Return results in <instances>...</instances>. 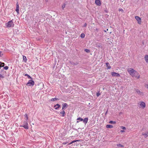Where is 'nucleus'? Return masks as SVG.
Returning <instances> with one entry per match:
<instances>
[{
  "mask_svg": "<svg viewBox=\"0 0 148 148\" xmlns=\"http://www.w3.org/2000/svg\"><path fill=\"white\" fill-rule=\"evenodd\" d=\"M106 66L107 67V69H110L111 68V66L109 65V64L108 62H106Z\"/></svg>",
  "mask_w": 148,
  "mask_h": 148,
  "instance_id": "f3484780",
  "label": "nucleus"
},
{
  "mask_svg": "<svg viewBox=\"0 0 148 148\" xmlns=\"http://www.w3.org/2000/svg\"><path fill=\"white\" fill-rule=\"evenodd\" d=\"M86 25L87 24L86 23H85L84 24V27H86Z\"/></svg>",
  "mask_w": 148,
  "mask_h": 148,
  "instance_id": "58836bf2",
  "label": "nucleus"
},
{
  "mask_svg": "<svg viewBox=\"0 0 148 148\" xmlns=\"http://www.w3.org/2000/svg\"><path fill=\"white\" fill-rule=\"evenodd\" d=\"M134 77H137L138 79L140 77V75L139 73L136 71V73H134Z\"/></svg>",
  "mask_w": 148,
  "mask_h": 148,
  "instance_id": "f8f14e48",
  "label": "nucleus"
},
{
  "mask_svg": "<svg viewBox=\"0 0 148 148\" xmlns=\"http://www.w3.org/2000/svg\"><path fill=\"white\" fill-rule=\"evenodd\" d=\"M2 67V66H0V69H1V68Z\"/></svg>",
  "mask_w": 148,
  "mask_h": 148,
  "instance_id": "c03bdc74",
  "label": "nucleus"
},
{
  "mask_svg": "<svg viewBox=\"0 0 148 148\" xmlns=\"http://www.w3.org/2000/svg\"><path fill=\"white\" fill-rule=\"evenodd\" d=\"M0 77L3 78L4 77L3 75L0 74Z\"/></svg>",
  "mask_w": 148,
  "mask_h": 148,
  "instance_id": "e433bc0d",
  "label": "nucleus"
},
{
  "mask_svg": "<svg viewBox=\"0 0 148 148\" xmlns=\"http://www.w3.org/2000/svg\"><path fill=\"white\" fill-rule=\"evenodd\" d=\"M8 68H9V67L7 66H5V67H4L3 68L4 69L6 70H8Z\"/></svg>",
  "mask_w": 148,
  "mask_h": 148,
  "instance_id": "c756f323",
  "label": "nucleus"
},
{
  "mask_svg": "<svg viewBox=\"0 0 148 148\" xmlns=\"http://www.w3.org/2000/svg\"><path fill=\"white\" fill-rule=\"evenodd\" d=\"M6 25L8 27H13L14 25L12 20L9 21L6 23Z\"/></svg>",
  "mask_w": 148,
  "mask_h": 148,
  "instance_id": "7ed1b4c3",
  "label": "nucleus"
},
{
  "mask_svg": "<svg viewBox=\"0 0 148 148\" xmlns=\"http://www.w3.org/2000/svg\"><path fill=\"white\" fill-rule=\"evenodd\" d=\"M3 55V54L2 53V52L0 51V57H1Z\"/></svg>",
  "mask_w": 148,
  "mask_h": 148,
  "instance_id": "f704fd0d",
  "label": "nucleus"
},
{
  "mask_svg": "<svg viewBox=\"0 0 148 148\" xmlns=\"http://www.w3.org/2000/svg\"><path fill=\"white\" fill-rule=\"evenodd\" d=\"M95 3L98 6H100L101 4L100 0H95Z\"/></svg>",
  "mask_w": 148,
  "mask_h": 148,
  "instance_id": "9b49d317",
  "label": "nucleus"
},
{
  "mask_svg": "<svg viewBox=\"0 0 148 148\" xmlns=\"http://www.w3.org/2000/svg\"><path fill=\"white\" fill-rule=\"evenodd\" d=\"M145 59L146 62L148 63V56L147 55H145Z\"/></svg>",
  "mask_w": 148,
  "mask_h": 148,
  "instance_id": "dca6fc26",
  "label": "nucleus"
},
{
  "mask_svg": "<svg viewBox=\"0 0 148 148\" xmlns=\"http://www.w3.org/2000/svg\"><path fill=\"white\" fill-rule=\"evenodd\" d=\"M65 113V112L64 110H62L60 112V113L62 114V116H64Z\"/></svg>",
  "mask_w": 148,
  "mask_h": 148,
  "instance_id": "412c9836",
  "label": "nucleus"
},
{
  "mask_svg": "<svg viewBox=\"0 0 148 148\" xmlns=\"http://www.w3.org/2000/svg\"><path fill=\"white\" fill-rule=\"evenodd\" d=\"M109 123L111 124H115L116 123V122L115 121H109Z\"/></svg>",
  "mask_w": 148,
  "mask_h": 148,
  "instance_id": "393cba45",
  "label": "nucleus"
},
{
  "mask_svg": "<svg viewBox=\"0 0 148 148\" xmlns=\"http://www.w3.org/2000/svg\"><path fill=\"white\" fill-rule=\"evenodd\" d=\"M100 95V94L99 93V92H98L97 93L96 95L97 97H98Z\"/></svg>",
  "mask_w": 148,
  "mask_h": 148,
  "instance_id": "473e14b6",
  "label": "nucleus"
},
{
  "mask_svg": "<svg viewBox=\"0 0 148 148\" xmlns=\"http://www.w3.org/2000/svg\"><path fill=\"white\" fill-rule=\"evenodd\" d=\"M77 120L79 121H82L83 119L81 117H79L77 119Z\"/></svg>",
  "mask_w": 148,
  "mask_h": 148,
  "instance_id": "b1692460",
  "label": "nucleus"
},
{
  "mask_svg": "<svg viewBox=\"0 0 148 148\" xmlns=\"http://www.w3.org/2000/svg\"><path fill=\"white\" fill-rule=\"evenodd\" d=\"M24 75L25 76H27L28 77V79H32V77L30 76H29V75H28V74H25Z\"/></svg>",
  "mask_w": 148,
  "mask_h": 148,
  "instance_id": "4be33fe9",
  "label": "nucleus"
},
{
  "mask_svg": "<svg viewBox=\"0 0 148 148\" xmlns=\"http://www.w3.org/2000/svg\"><path fill=\"white\" fill-rule=\"evenodd\" d=\"M68 142H63V143H62V144H63V145H65Z\"/></svg>",
  "mask_w": 148,
  "mask_h": 148,
  "instance_id": "4c0bfd02",
  "label": "nucleus"
},
{
  "mask_svg": "<svg viewBox=\"0 0 148 148\" xmlns=\"http://www.w3.org/2000/svg\"><path fill=\"white\" fill-rule=\"evenodd\" d=\"M5 64L4 63L2 62H0V66H2V67H3L4 66Z\"/></svg>",
  "mask_w": 148,
  "mask_h": 148,
  "instance_id": "a878e982",
  "label": "nucleus"
},
{
  "mask_svg": "<svg viewBox=\"0 0 148 148\" xmlns=\"http://www.w3.org/2000/svg\"><path fill=\"white\" fill-rule=\"evenodd\" d=\"M16 12L18 13L19 12V5L18 3V2H17L16 3V8L15 10Z\"/></svg>",
  "mask_w": 148,
  "mask_h": 148,
  "instance_id": "6e6552de",
  "label": "nucleus"
},
{
  "mask_svg": "<svg viewBox=\"0 0 148 148\" xmlns=\"http://www.w3.org/2000/svg\"><path fill=\"white\" fill-rule=\"evenodd\" d=\"M136 92L139 95H143V92L140 91L138 89H136Z\"/></svg>",
  "mask_w": 148,
  "mask_h": 148,
  "instance_id": "1a4fd4ad",
  "label": "nucleus"
},
{
  "mask_svg": "<svg viewBox=\"0 0 148 148\" xmlns=\"http://www.w3.org/2000/svg\"><path fill=\"white\" fill-rule=\"evenodd\" d=\"M120 132H125V131L124 130H121Z\"/></svg>",
  "mask_w": 148,
  "mask_h": 148,
  "instance_id": "ea45409f",
  "label": "nucleus"
},
{
  "mask_svg": "<svg viewBox=\"0 0 148 148\" xmlns=\"http://www.w3.org/2000/svg\"><path fill=\"white\" fill-rule=\"evenodd\" d=\"M60 105L58 103H57L56 104V105H55L54 106V107L55 108V109L56 110H58V109L59 107H60Z\"/></svg>",
  "mask_w": 148,
  "mask_h": 148,
  "instance_id": "4468645a",
  "label": "nucleus"
},
{
  "mask_svg": "<svg viewBox=\"0 0 148 148\" xmlns=\"http://www.w3.org/2000/svg\"><path fill=\"white\" fill-rule=\"evenodd\" d=\"M73 143H72V142H71V143H69L68 145H70L71 144Z\"/></svg>",
  "mask_w": 148,
  "mask_h": 148,
  "instance_id": "79ce46f5",
  "label": "nucleus"
},
{
  "mask_svg": "<svg viewBox=\"0 0 148 148\" xmlns=\"http://www.w3.org/2000/svg\"><path fill=\"white\" fill-rule=\"evenodd\" d=\"M65 7V4H63L62 6V9L64 10Z\"/></svg>",
  "mask_w": 148,
  "mask_h": 148,
  "instance_id": "2f4dec72",
  "label": "nucleus"
},
{
  "mask_svg": "<svg viewBox=\"0 0 148 148\" xmlns=\"http://www.w3.org/2000/svg\"><path fill=\"white\" fill-rule=\"evenodd\" d=\"M145 87L148 89V84H146V85Z\"/></svg>",
  "mask_w": 148,
  "mask_h": 148,
  "instance_id": "a19ab883",
  "label": "nucleus"
},
{
  "mask_svg": "<svg viewBox=\"0 0 148 148\" xmlns=\"http://www.w3.org/2000/svg\"><path fill=\"white\" fill-rule=\"evenodd\" d=\"M121 128L123 130H125L126 129V128L123 126H121Z\"/></svg>",
  "mask_w": 148,
  "mask_h": 148,
  "instance_id": "72a5a7b5",
  "label": "nucleus"
},
{
  "mask_svg": "<svg viewBox=\"0 0 148 148\" xmlns=\"http://www.w3.org/2000/svg\"><path fill=\"white\" fill-rule=\"evenodd\" d=\"M142 135H143L145 138L148 136V132H147L145 133H142Z\"/></svg>",
  "mask_w": 148,
  "mask_h": 148,
  "instance_id": "2eb2a0df",
  "label": "nucleus"
},
{
  "mask_svg": "<svg viewBox=\"0 0 148 148\" xmlns=\"http://www.w3.org/2000/svg\"><path fill=\"white\" fill-rule=\"evenodd\" d=\"M113 126L112 125H107L106 126V127L107 128H112Z\"/></svg>",
  "mask_w": 148,
  "mask_h": 148,
  "instance_id": "a211bd4d",
  "label": "nucleus"
},
{
  "mask_svg": "<svg viewBox=\"0 0 148 148\" xmlns=\"http://www.w3.org/2000/svg\"><path fill=\"white\" fill-rule=\"evenodd\" d=\"M20 127H23L26 129H29V127L28 121L26 120L25 121H23L22 125H20Z\"/></svg>",
  "mask_w": 148,
  "mask_h": 148,
  "instance_id": "f03ea898",
  "label": "nucleus"
},
{
  "mask_svg": "<svg viewBox=\"0 0 148 148\" xmlns=\"http://www.w3.org/2000/svg\"><path fill=\"white\" fill-rule=\"evenodd\" d=\"M59 99L57 98H52L51 99V101H55L59 100Z\"/></svg>",
  "mask_w": 148,
  "mask_h": 148,
  "instance_id": "6ab92c4d",
  "label": "nucleus"
},
{
  "mask_svg": "<svg viewBox=\"0 0 148 148\" xmlns=\"http://www.w3.org/2000/svg\"><path fill=\"white\" fill-rule=\"evenodd\" d=\"M23 60L25 62H26L27 61V58L25 56H23Z\"/></svg>",
  "mask_w": 148,
  "mask_h": 148,
  "instance_id": "aec40b11",
  "label": "nucleus"
},
{
  "mask_svg": "<svg viewBox=\"0 0 148 148\" xmlns=\"http://www.w3.org/2000/svg\"><path fill=\"white\" fill-rule=\"evenodd\" d=\"M111 75L113 77H119L120 75L119 73H116L115 72H112Z\"/></svg>",
  "mask_w": 148,
  "mask_h": 148,
  "instance_id": "0eeeda50",
  "label": "nucleus"
},
{
  "mask_svg": "<svg viewBox=\"0 0 148 148\" xmlns=\"http://www.w3.org/2000/svg\"><path fill=\"white\" fill-rule=\"evenodd\" d=\"M85 34L84 33H82L81 35V37L82 38H84L85 37Z\"/></svg>",
  "mask_w": 148,
  "mask_h": 148,
  "instance_id": "bb28decb",
  "label": "nucleus"
},
{
  "mask_svg": "<svg viewBox=\"0 0 148 148\" xmlns=\"http://www.w3.org/2000/svg\"><path fill=\"white\" fill-rule=\"evenodd\" d=\"M34 84V82L32 79L28 81V83H27V85L29 86H33Z\"/></svg>",
  "mask_w": 148,
  "mask_h": 148,
  "instance_id": "20e7f679",
  "label": "nucleus"
},
{
  "mask_svg": "<svg viewBox=\"0 0 148 148\" xmlns=\"http://www.w3.org/2000/svg\"><path fill=\"white\" fill-rule=\"evenodd\" d=\"M79 141H80V140H74L72 141V143H74L76 142H79Z\"/></svg>",
  "mask_w": 148,
  "mask_h": 148,
  "instance_id": "7c9ffc66",
  "label": "nucleus"
},
{
  "mask_svg": "<svg viewBox=\"0 0 148 148\" xmlns=\"http://www.w3.org/2000/svg\"><path fill=\"white\" fill-rule=\"evenodd\" d=\"M139 106L140 108H144L145 106V104L144 102L141 101L140 102Z\"/></svg>",
  "mask_w": 148,
  "mask_h": 148,
  "instance_id": "39448f33",
  "label": "nucleus"
},
{
  "mask_svg": "<svg viewBox=\"0 0 148 148\" xmlns=\"http://www.w3.org/2000/svg\"><path fill=\"white\" fill-rule=\"evenodd\" d=\"M117 146L118 147H124L123 145L120 144H117Z\"/></svg>",
  "mask_w": 148,
  "mask_h": 148,
  "instance_id": "cd10ccee",
  "label": "nucleus"
},
{
  "mask_svg": "<svg viewBox=\"0 0 148 148\" xmlns=\"http://www.w3.org/2000/svg\"><path fill=\"white\" fill-rule=\"evenodd\" d=\"M84 51H85L87 53H89L90 52V51L89 49H84Z\"/></svg>",
  "mask_w": 148,
  "mask_h": 148,
  "instance_id": "c85d7f7f",
  "label": "nucleus"
},
{
  "mask_svg": "<svg viewBox=\"0 0 148 148\" xmlns=\"http://www.w3.org/2000/svg\"><path fill=\"white\" fill-rule=\"evenodd\" d=\"M121 10H122V11H123V10L122 9H121V10L119 9V11H121Z\"/></svg>",
  "mask_w": 148,
  "mask_h": 148,
  "instance_id": "37998d69",
  "label": "nucleus"
},
{
  "mask_svg": "<svg viewBox=\"0 0 148 148\" xmlns=\"http://www.w3.org/2000/svg\"><path fill=\"white\" fill-rule=\"evenodd\" d=\"M127 71L130 74L132 77H134V73L136 71L131 68H129L127 69Z\"/></svg>",
  "mask_w": 148,
  "mask_h": 148,
  "instance_id": "f257e3e1",
  "label": "nucleus"
},
{
  "mask_svg": "<svg viewBox=\"0 0 148 148\" xmlns=\"http://www.w3.org/2000/svg\"><path fill=\"white\" fill-rule=\"evenodd\" d=\"M24 116L26 118V120L28 121V118L27 114H25L24 115Z\"/></svg>",
  "mask_w": 148,
  "mask_h": 148,
  "instance_id": "5701e85b",
  "label": "nucleus"
},
{
  "mask_svg": "<svg viewBox=\"0 0 148 148\" xmlns=\"http://www.w3.org/2000/svg\"><path fill=\"white\" fill-rule=\"evenodd\" d=\"M135 18L137 21H138V23L140 24L141 23V18L137 16H135Z\"/></svg>",
  "mask_w": 148,
  "mask_h": 148,
  "instance_id": "423d86ee",
  "label": "nucleus"
},
{
  "mask_svg": "<svg viewBox=\"0 0 148 148\" xmlns=\"http://www.w3.org/2000/svg\"><path fill=\"white\" fill-rule=\"evenodd\" d=\"M78 64V63H75V62H73L72 63V64H73V65H77V64Z\"/></svg>",
  "mask_w": 148,
  "mask_h": 148,
  "instance_id": "c9c22d12",
  "label": "nucleus"
},
{
  "mask_svg": "<svg viewBox=\"0 0 148 148\" xmlns=\"http://www.w3.org/2000/svg\"><path fill=\"white\" fill-rule=\"evenodd\" d=\"M79 122V121H77V123H78Z\"/></svg>",
  "mask_w": 148,
  "mask_h": 148,
  "instance_id": "a18cd8bd",
  "label": "nucleus"
},
{
  "mask_svg": "<svg viewBox=\"0 0 148 148\" xmlns=\"http://www.w3.org/2000/svg\"><path fill=\"white\" fill-rule=\"evenodd\" d=\"M88 118H84L83 120V122L84 123L86 124L88 122Z\"/></svg>",
  "mask_w": 148,
  "mask_h": 148,
  "instance_id": "ddd939ff",
  "label": "nucleus"
},
{
  "mask_svg": "<svg viewBox=\"0 0 148 148\" xmlns=\"http://www.w3.org/2000/svg\"><path fill=\"white\" fill-rule=\"evenodd\" d=\"M62 109H65L67 107L68 105L67 103H64L62 104Z\"/></svg>",
  "mask_w": 148,
  "mask_h": 148,
  "instance_id": "9d476101",
  "label": "nucleus"
}]
</instances>
